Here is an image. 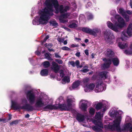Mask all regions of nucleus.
Here are the masks:
<instances>
[{"label":"nucleus","mask_w":132,"mask_h":132,"mask_svg":"<svg viewBox=\"0 0 132 132\" xmlns=\"http://www.w3.org/2000/svg\"><path fill=\"white\" fill-rule=\"evenodd\" d=\"M45 4L47 7L45 8L42 12L38 20L40 24H47L50 18V17L54 15L52 4L55 8V13L56 14H58L59 12L61 14L63 13L70 9L68 6H66L64 8L63 6L61 5L59 7V3L57 0H46Z\"/></svg>","instance_id":"f257e3e1"},{"label":"nucleus","mask_w":132,"mask_h":132,"mask_svg":"<svg viewBox=\"0 0 132 132\" xmlns=\"http://www.w3.org/2000/svg\"><path fill=\"white\" fill-rule=\"evenodd\" d=\"M121 119V117L120 115L117 117L113 121V124L112 125H108L107 126L108 128L111 130L116 131L118 132L124 131H132V126L130 127L131 124L130 122L127 123L125 125L122 129L120 128V125Z\"/></svg>","instance_id":"f03ea898"},{"label":"nucleus","mask_w":132,"mask_h":132,"mask_svg":"<svg viewBox=\"0 0 132 132\" xmlns=\"http://www.w3.org/2000/svg\"><path fill=\"white\" fill-rule=\"evenodd\" d=\"M73 101V100L72 98H68L66 100V103L62 104L59 103L57 106L51 104H48L43 108V111H47V110H51L54 109H59L62 111H69L72 108V103Z\"/></svg>","instance_id":"7ed1b4c3"},{"label":"nucleus","mask_w":132,"mask_h":132,"mask_svg":"<svg viewBox=\"0 0 132 132\" xmlns=\"http://www.w3.org/2000/svg\"><path fill=\"white\" fill-rule=\"evenodd\" d=\"M115 18L117 20L119 23L114 25L110 21H108L107 24L108 27L114 31L117 32L119 31V28H121L125 26V21L119 15H116L115 16Z\"/></svg>","instance_id":"20e7f679"},{"label":"nucleus","mask_w":132,"mask_h":132,"mask_svg":"<svg viewBox=\"0 0 132 132\" xmlns=\"http://www.w3.org/2000/svg\"><path fill=\"white\" fill-rule=\"evenodd\" d=\"M95 118L97 120V121L95 119L92 120V122L95 125V126L92 127L93 130L97 132H101L102 131V129L103 128L102 123L100 121L101 119V112H96L95 116Z\"/></svg>","instance_id":"39448f33"},{"label":"nucleus","mask_w":132,"mask_h":132,"mask_svg":"<svg viewBox=\"0 0 132 132\" xmlns=\"http://www.w3.org/2000/svg\"><path fill=\"white\" fill-rule=\"evenodd\" d=\"M103 60L104 62V63L102 64V67L104 69L109 68L112 62L113 64L116 66H118L119 63V59L117 58H104Z\"/></svg>","instance_id":"423d86ee"},{"label":"nucleus","mask_w":132,"mask_h":132,"mask_svg":"<svg viewBox=\"0 0 132 132\" xmlns=\"http://www.w3.org/2000/svg\"><path fill=\"white\" fill-rule=\"evenodd\" d=\"M11 107L15 110L24 109L27 111H31L34 110L33 107L30 104H27L22 106L17 105L16 103L12 101Z\"/></svg>","instance_id":"0eeeda50"},{"label":"nucleus","mask_w":132,"mask_h":132,"mask_svg":"<svg viewBox=\"0 0 132 132\" xmlns=\"http://www.w3.org/2000/svg\"><path fill=\"white\" fill-rule=\"evenodd\" d=\"M26 95L27 98L30 104H33L35 99V97L34 93L30 90L28 91Z\"/></svg>","instance_id":"6e6552de"},{"label":"nucleus","mask_w":132,"mask_h":132,"mask_svg":"<svg viewBox=\"0 0 132 132\" xmlns=\"http://www.w3.org/2000/svg\"><path fill=\"white\" fill-rule=\"evenodd\" d=\"M132 24L130 23L129 24L128 26L126 32L125 31H123L122 32L123 36H122V37L123 36L124 37H127V36L126 35V34H127L129 36H131L132 35Z\"/></svg>","instance_id":"1a4fd4ad"},{"label":"nucleus","mask_w":132,"mask_h":132,"mask_svg":"<svg viewBox=\"0 0 132 132\" xmlns=\"http://www.w3.org/2000/svg\"><path fill=\"white\" fill-rule=\"evenodd\" d=\"M97 85L95 89L96 92H99L102 91L104 90L103 87V84L102 81H99L96 83Z\"/></svg>","instance_id":"9d476101"},{"label":"nucleus","mask_w":132,"mask_h":132,"mask_svg":"<svg viewBox=\"0 0 132 132\" xmlns=\"http://www.w3.org/2000/svg\"><path fill=\"white\" fill-rule=\"evenodd\" d=\"M95 86V84L90 83L86 85L84 87V90L86 92H90L93 90Z\"/></svg>","instance_id":"9b49d317"},{"label":"nucleus","mask_w":132,"mask_h":132,"mask_svg":"<svg viewBox=\"0 0 132 132\" xmlns=\"http://www.w3.org/2000/svg\"><path fill=\"white\" fill-rule=\"evenodd\" d=\"M106 105L105 104H102L101 103H97L95 107V108L97 110L103 108V110H101L102 112H104L106 110Z\"/></svg>","instance_id":"f8f14e48"},{"label":"nucleus","mask_w":132,"mask_h":132,"mask_svg":"<svg viewBox=\"0 0 132 132\" xmlns=\"http://www.w3.org/2000/svg\"><path fill=\"white\" fill-rule=\"evenodd\" d=\"M44 105V103L43 101V99L41 98H38L35 104V107L37 108H40Z\"/></svg>","instance_id":"ddd939ff"},{"label":"nucleus","mask_w":132,"mask_h":132,"mask_svg":"<svg viewBox=\"0 0 132 132\" xmlns=\"http://www.w3.org/2000/svg\"><path fill=\"white\" fill-rule=\"evenodd\" d=\"M105 53L106 56L108 57L112 58L114 56V52L110 49H108Z\"/></svg>","instance_id":"4468645a"},{"label":"nucleus","mask_w":132,"mask_h":132,"mask_svg":"<svg viewBox=\"0 0 132 132\" xmlns=\"http://www.w3.org/2000/svg\"><path fill=\"white\" fill-rule=\"evenodd\" d=\"M101 32L100 30L97 28H95L91 30L90 35L94 36H96L98 34H100Z\"/></svg>","instance_id":"2eb2a0df"},{"label":"nucleus","mask_w":132,"mask_h":132,"mask_svg":"<svg viewBox=\"0 0 132 132\" xmlns=\"http://www.w3.org/2000/svg\"><path fill=\"white\" fill-rule=\"evenodd\" d=\"M81 82V81L79 80L75 81L73 83L72 85V88L73 89H74L77 88L79 86Z\"/></svg>","instance_id":"dca6fc26"},{"label":"nucleus","mask_w":132,"mask_h":132,"mask_svg":"<svg viewBox=\"0 0 132 132\" xmlns=\"http://www.w3.org/2000/svg\"><path fill=\"white\" fill-rule=\"evenodd\" d=\"M114 36L112 34H110L109 36H107L105 38V40L107 43H110L112 40L114 39Z\"/></svg>","instance_id":"f3484780"},{"label":"nucleus","mask_w":132,"mask_h":132,"mask_svg":"<svg viewBox=\"0 0 132 132\" xmlns=\"http://www.w3.org/2000/svg\"><path fill=\"white\" fill-rule=\"evenodd\" d=\"M48 70L46 69H44L40 71V74L43 76H47L48 75Z\"/></svg>","instance_id":"a211bd4d"},{"label":"nucleus","mask_w":132,"mask_h":132,"mask_svg":"<svg viewBox=\"0 0 132 132\" xmlns=\"http://www.w3.org/2000/svg\"><path fill=\"white\" fill-rule=\"evenodd\" d=\"M76 118L79 122H82V114L79 113L76 116Z\"/></svg>","instance_id":"6ab92c4d"},{"label":"nucleus","mask_w":132,"mask_h":132,"mask_svg":"<svg viewBox=\"0 0 132 132\" xmlns=\"http://www.w3.org/2000/svg\"><path fill=\"white\" fill-rule=\"evenodd\" d=\"M108 72L107 71H103L99 73V76L102 79H105L107 78L106 74Z\"/></svg>","instance_id":"aec40b11"},{"label":"nucleus","mask_w":132,"mask_h":132,"mask_svg":"<svg viewBox=\"0 0 132 132\" xmlns=\"http://www.w3.org/2000/svg\"><path fill=\"white\" fill-rule=\"evenodd\" d=\"M89 104L88 102L86 101L83 100V111H86L88 107L87 105Z\"/></svg>","instance_id":"412c9836"},{"label":"nucleus","mask_w":132,"mask_h":132,"mask_svg":"<svg viewBox=\"0 0 132 132\" xmlns=\"http://www.w3.org/2000/svg\"><path fill=\"white\" fill-rule=\"evenodd\" d=\"M118 46L121 49L125 48L127 47L128 44L126 43H119L118 44Z\"/></svg>","instance_id":"4be33fe9"},{"label":"nucleus","mask_w":132,"mask_h":132,"mask_svg":"<svg viewBox=\"0 0 132 132\" xmlns=\"http://www.w3.org/2000/svg\"><path fill=\"white\" fill-rule=\"evenodd\" d=\"M70 15V13H67L64 14H61V15L59 16L60 18L64 19H67L68 18Z\"/></svg>","instance_id":"5701e85b"},{"label":"nucleus","mask_w":132,"mask_h":132,"mask_svg":"<svg viewBox=\"0 0 132 132\" xmlns=\"http://www.w3.org/2000/svg\"><path fill=\"white\" fill-rule=\"evenodd\" d=\"M86 15L88 20H90L93 19V16L91 13L89 12H87L86 14Z\"/></svg>","instance_id":"b1692460"},{"label":"nucleus","mask_w":132,"mask_h":132,"mask_svg":"<svg viewBox=\"0 0 132 132\" xmlns=\"http://www.w3.org/2000/svg\"><path fill=\"white\" fill-rule=\"evenodd\" d=\"M91 29L88 28L83 27V32L86 33L90 34Z\"/></svg>","instance_id":"393cba45"},{"label":"nucleus","mask_w":132,"mask_h":132,"mask_svg":"<svg viewBox=\"0 0 132 132\" xmlns=\"http://www.w3.org/2000/svg\"><path fill=\"white\" fill-rule=\"evenodd\" d=\"M43 66L45 68H47L50 65V62L48 61H46L43 63Z\"/></svg>","instance_id":"a878e982"},{"label":"nucleus","mask_w":132,"mask_h":132,"mask_svg":"<svg viewBox=\"0 0 132 132\" xmlns=\"http://www.w3.org/2000/svg\"><path fill=\"white\" fill-rule=\"evenodd\" d=\"M44 55L45 59H47L48 60H50L51 61L53 60V59L50 56L48 53H45L44 54Z\"/></svg>","instance_id":"bb28decb"},{"label":"nucleus","mask_w":132,"mask_h":132,"mask_svg":"<svg viewBox=\"0 0 132 132\" xmlns=\"http://www.w3.org/2000/svg\"><path fill=\"white\" fill-rule=\"evenodd\" d=\"M8 116L9 118L8 119H7L6 118L3 119H2V121L5 123L11 120L12 119V115L10 114H9Z\"/></svg>","instance_id":"cd10ccee"},{"label":"nucleus","mask_w":132,"mask_h":132,"mask_svg":"<svg viewBox=\"0 0 132 132\" xmlns=\"http://www.w3.org/2000/svg\"><path fill=\"white\" fill-rule=\"evenodd\" d=\"M95 111V109L92 107L90 108H89V112L91 115H94Z\"/></svg>","instance_id":"c85d7f7f"},{"label":"nucleus","mask_w":132,"mask_h":132,"mask_svg":"<svg viewBox=\"0 0 132 132\" xmlns=\"http://www.w3.org/2000/svg\"><path fill=\"white\" fill-rule=\"evenodd\" d=\"M77 26V24L75 22L69 24L68 26V27L70 28H75Z\"/></svg>","instance_id":"c756f323"},{"label":"nucleus","mask_w":132,"mask_h":132,"mask_svg":"<svg viewBox=\"0 0 132 132\" xmlns=\"http://www.w3.org/2000/svg\"><path fill=\"white\" fill-rule=\"evenodd\" d=\"M62 81L64 82L67 81V82H69L70 81V80L69 78L67 76H65L62 79Z\"/></svg>","instance_id":"7c9ffc66"},{"label":"nucleus","mask_w":132,"mask_h":132,"mask_svg":"<svg viewBox=\"0 0 132 132\" xmlns=\"http://www.w3.org/2000/svg\"><path fill=\"white\" fill-rule=\"evenodd\" d=\"M20 121V120H15L10 122V125L11 126H12L14 124L16 125L19 123V122Z\"/></svg>","instance_id":"2f4dec72"},{"label":"nucleus","mask_w":132,"mask_h":132,"mask_svg":"<svg viewBox=\"0 0 132 132\" xmlns=\"http://www.w3.org/2000/svg\"><path fill=\"white\" fill-rule=\"evenodd\" d=\"M118 12L120 14H121L122 15L125 14L126 12L122 8H120L119 9Z\"/></svg>","instance_id":"473e14b6"},{"label":"nucleus","mask_w":132,"mask_h":132,"mask_svg":"<svg viewBox=\"0 0 132 132\" xmlns=\"http://www.w3.org/2000/svg\"><path fill=\"white\" fill-rule=\"evenodd\" d=\"M52 69L55 73H57L59 69V66L55 67H52Z\"/></svg>","instance_id":"72a5a7b5"},{"label":"nucleus","mask_w":132,"mask_h":132,"mask_svg":"<svg viewBox=\"0 0 132 132\" xmlns=\"http://www.w3.org/2000/svg\"><path fill=\"white\" fill-rule=\"evenodd\" d=\"M123 17L127 21H128L129 20V16L126 14V13L125 14H124L122 15Z\"/></svg>","instance_id":"f704fd0d"},{"label":"nucleus","mask_w":132,"mask_h":132,"mask_svg":"<svg viewBox=\"0 0 132 132\" xmlns=\"http://www.w3.org/2000/svg\"><path fill=\"white\" fill-rule=\"evenodd\" d=\"M75 64H76V65L77 67L78 68H81L82 67V65H79L80 64V62L79 60H76V61L75 62Z\"/></svg>","instance_id":"c9c22d12"},{"label":"nucleus","mask_w":132,"mask_h":132,"mask_svg":"<svg viewBox=\"0 0 132 132\" xmlns=\"http://www.w3.org/2000/svg\"><path fill=\"white\" fill-rule=\"evenodd\" d=\"M50 23L51 24H52L53 26H58V23L55 21H50Z\"/></svg>","instance_id":"e433bc0d"},{"label":"nucleus","mask_w":132,"mask_h":132,"mask_svg":"<svg viewBox=\"0 0 132 132\" xmlns=\"http://www.w3.org/2000/svg\"><path fill=\"white\" fill-rule=\"evenodd\" d=\"M61 49L63 50L70 51L71 49L66 46H64L61 48Z\"/></svg>","instance_id":"4c0bfd02"},{"label":"nucleus","mask_w":132,"mask_h":132,"mask_svg":"<svg viewBox=\"0 0 132 132\" xmlns=\"http://www.w3.org/2000/svg\"><path fill=\"white\" fill-rule=\"evenodd\" d=\"M79 107L82 111V100H81L79 103Z\"/></svg>","instance_id":"58836bf2"},{"label":"nucleus","mask_w":132,"mask_h":132,"mask_svg":"<svg viewBox=\"0 0 132 132\" xmlns=\"http://www.w3.org/2000/svg\"><path fill=\"white\" fill-rule=\"evenodd\" d=\"M63 19L59 17V19L61 22L62 23H64L67 22L66 20L64 19Z\"/></svg>","instance_id":"ea45409f"},{"label":"nucleus","mask_w":132,"mask_h":132,"mask_svg":"<svg viewBox=\"0 0 132 132\" xmlns=\"http://www.w3.org/2000/svg\"><path fill=\"white\" fill-rule=\"evenodd\" d=\"M49 38V36L48 35H47L46 36H45V38H44V40H43L42 41V43H44L46 41V40L48 39Z\"/></svg>","instance_id":"a19ab883"},{"label":"nucleus","mask_w":132,"mask_h":132,"mask_svg":"<svg viewBox=\"0 0 132 132\" xmlns=\"http://www.w3.org/2000/svg\"><path fill=\"white\" fill-rule=\"evenodd\" d=\"M124 53L127 54H132V51L126 50L124 52Z\"/></svg>","instance_id":"79ce46f5"},{"label":"nucleus","mask_w":132,"mask_h":132,"mask_svg":"<svg viewBox=\"0 0 132 132\" xmlns=\"http://www.w3.org/2000/svg\"><path fill=\"white\" fill-rule=\"evenodd\" d=\"M52 64L53 65V67H58L59 66L57 63H56L54 61H53L52 63Z\"/></svg>","instance_id":"37998d69"},{"label":"nucleus","mask_w":132,"mask_h":132,"mask_svg":"<svg viewBox=\"0 0 132 132\" xmlns=\"http://www.w3.org/2000/svg\"><path fill=\"white\" fill-rule=\"evenodd\" d=\"M55 61L59 64H62L63 63V61L61 60L56 59Z\"/></svg>","instance_id":"c03bdc74"},{"label":"nucleus","mask_w":132,"mask_h":132,"mask_svg":"<svg viewBox=\"0 0 132 132\" xmlns=\"http://www.w3.org/2000/svg\"><path fill=\"white\" fill-rule=\"evenodd\" d=\"M72 112L73 114H74V115H75L76 116L77 115L78 113L76 110L74 109H73L72 110Z\"/></svg>","instance_id":"a18cd8bd"},{"label":"nucleus","mask_w":132,"mask_h":132,"mask_svg":"<svg viewBox=\"0 0 132 132\" xmlns=\"http://www.w3.org/2000/svg\"><path fill=\"white\" fill-rule=\"evenodd\" d=\"M70 64L73 67H74L75 66V63L74 61H72L70 62Z\"/></svg>","instance_id":"49530a36"},{"label":"nucleus","mask_w":132,"mask_h":132,"mask_svg":"<svg viewBox=\"0 0 132 132\" xmlns=\"http://www.w3.org/2000/svg\"><path fill=\"white\" fill-rule=\"evenodd\" d=\"M57 40L58 41L60 42H62L64 40V39H62L60 38H57Z\"/></svg>","instance_id":"de8ad7c7"},{"label":"nucleus","mask_w":132,"mask_h":132,"mask_svg":"<svg viewBox=\"0 0 132 132\" xmlns=\"http://www.w3.org/2000/svg\"><path fill=\"white\" fill-rule=\"evenodd\" d=\"M55 57L57 58H61V57L58 55L57 53H55Z\"/></svg>","instance_id":"09e8293b"},{"label":"nucleus","mask_w":132,"mask_h":132,"mask_svg":"<svg viewBox=\"0 0 132 132\" xmlns=\"http://www.w3.org/2000/svg\"><path fill=\"white\" fill-rule=\"evenodd\" d=\"M83 69V72H86L89 71V70L87 68Z\"/></svg>","instance_id":"8fccbe9b"},{"label":"nucleus","mask_w":132,"mask_h":132,"mask_svg":"<svg viewBox=\"0 0 132 132\" xmlns=\"http://www.w3.org/2000/svg\"><path fill=\"white\" fill-rule=\"evenodd\" d=\"M85 53L88 56L89 55L88 51L87 50H86L85 51Z\"/></svg>","instance_id":"3c124183"},{"label":"nucleus","mask_w":132,"mask_h":132,"mask_svg":"<svg viewBox=\"0 0 132 132\" xmlns=\"http://www.w3.org/2000/svg\"><path fill=\"white\" fill-rule=\"evenodd\" d=\"M35 53L38 56L40 55V52L39 51H37L35 52Z\"/></svg>","instance_id":"603ef678"},{"label":"nucleus","mask_w":132,"mask_h":132,"mask_svg":"<svg viewBox=\"0 0 132 132\" xmlns=\"http://www.w3.org/2000/svg\"><path fill=\"white\" fill-rule=\"evenodd\" d=\"M48 48H51L53 46V44L52 43H50L48 44Z\"/></svg>","instance_id":"864d4df0"},{"label":"nucleus","mask_w":132,"mask_h":132,"mask_svg":"<svg viewBox=\"0 0 132 132\" xmlns=\"http://www.w3.org/2000/svg\"><path fill=\"white\" fill-rule=\"evenodd\" d=\"M71 47L72 48H74L76 47H77V45H75L74 44H72L71 45Z\"/></svg>","instance_id":"5fc2aeb1"},{"label":"nucleus","mask_w":132,"mask_h":132,"mask_svg":"<svg viewBox=\"0 0 132 132\" xmlns=\"http://www.w3.org/2000/svg\"><path fill=\"white\" fill-rule=\"evenodd\" d=\"M80 52H77L76 54V55L77 56L79 57L80 56Z\"/></svg>","instance_id":"6e6d98bb"},{"label":"nucleus","mask_w":132,"mask_h":132,"mask_svg":"<svg viewBox=\"0 0 132 132\" xmlns=\"http://www.w3.org/2000/svg\"><path fill=\"white\" fill-rule=\"evenodd\" d=\"M59 72L60 74H61L64 73L63 70H60L59 71Z\"/></svg>","instance_id":"4d7b16f0"},{"label":"nucleus","mask_w":132,"mask_h":132,"mask_svg":"<svg viewBox=\"0 0 132 132\" xmlns=\"http://www.w3.org/2000/svg\"><path fill=\"white\" fill-rule=\"evenodd\" d=\"M87 5L88 6H90L92 5V3L91 2H88L87 3Z\"/></svg>","instance_id":"13d9d810"},{"label":"nucleus","mask_w":132,"mask_h":132,"mask_svg":"<svg viewBox=\"0 0 132 132\" xmlns=\"http://www.w3.org/2000/svg\"><path fill=\"white\" fill-rule=\"evenodd\" d=\"M29 117V114H27L25 116V117L26 118H28Z\"/></svg>","instance_id":"bf43d9fd"},{"label":"nucleus","mask_w":132,"mask_h":132,"mask_svg":"<svg viewBox=\"0 0 132 132\" xmlns=\"http://www.w3.org/2000/svg\"><path fill=\"white\" fill-rule=\"evenodd\" d=\"M127 13L129 14H130L132 12H131L130 11L128 10L127 11Z\"/></svg>","instance_id":"052dcab7"},{"label":"nucleus","mask_w":132,"mask_h":132,"mask_svg":"<svg viewBox=\"0 0 132 132\" xmlns=\"http://www.w3.org/2000/svg\"><path fill=\"white\" fill-rule=\"evenodd\" d=\"M65 75L64 74V73H63L61 74H60V77H61V78H63L64 77V76Z\"/></svg>","instance_id":"680f3d73"},{"label":"nucleus","mask_w":132,"mask_h":132,"mask_svg":"<svg viewBox=\"0 0 132 132\" xmlns=\"http://www.w3.org/2000/svg\"><path fill=\"white\" fill-rule=\"evenodd\" d=\"M50 48H48V50L49 51V52H51L52 51H54V50L52 49H50Z\"/></svg>","instance_id":"e2e57ef3"},{"label":"nucleus","mask_w":132,"mask_h":132,"mask_svg":"<svg viewBox=\"0 0 132 132\" xmlns=\"http://www.w3.org/2000/svg\"><path fill=\"white\" fill-rule=\"evenodd\" d=\"M64 29L68 31H70V29H69L66 27H65L64 28Z\"/></svg>","instance_id":"0e129e2a"},{"label":"nucleus","mask_w":132,"mask_h":132,"mask_svg":"<svg viewBox=\"0 0 132 132\" xmlns=\"http://www.w3.org/2000/svg\"><path fill=\"white\" fill-rule=\"evenodd\" d=\"M67 43V42L66 40H65L63 42L64 45H66Z\"/></svg>","instance_id":"69168bd1"},{"label":"nucleus","mask_w":132,"mask_h":132,"mask_svg":"<svg viewBox=\"0 0 132 132\" xmlns=\"http://www.w3.org/2000/svg\"><path fill=\"white\" fill-rule=\"evenodd\" d=\"M20 125L21 127H22V126L24 127L26 125V124L24 123L23 124H21Z\"/></svg>","instance_id":"338daca9"},{"label":"nucleus","mask_w":132,"mask_h":132,"mask_svg":"<svg viewBox=\"0 0 132 132\" xmlns=\"http://www.w3.org/2000/svg\"><path fill=\"white\" fill-rule=\"evenodd\" d=\"M44 46H45L47 47V48H48V44H47V43H46L45 44V45H44Z\"/></svg>","instance_id":"774afa93"}]
</instances>
